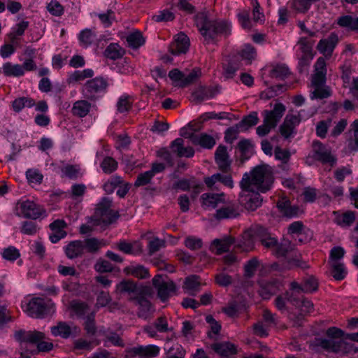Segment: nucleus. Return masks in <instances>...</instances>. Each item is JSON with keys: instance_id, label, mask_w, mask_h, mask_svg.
I'll return each instance as SVG.
<instances>
[{"instance_id": "nucleus-9", "label": "nucleus", "mask_w": 358, "mask_h": 358, "mask_svg": "<svg viewBox=\"0 0 358 358\" xmlns=\"http://www.w3.org/2000/svg\"><path fill=\"white\" fill-rule=\"evenodd\" d=\"M316 341L317 346L327 352L334 353L341 352L343 355H348L352 351L355 353L358 352V347L343 340L333 341L321 338L317 339Z\"/></svg>"}, {"instance_id": "nucleus-30", "label": "nucleus", "mask_w": 358, "mask_h": 358, "mask_svg": "<svg viewBox=\"0 0 358 358\" xmlns=\"http://www.w3.org/2000/svg\"><path fill=\"white\" fill-rule=\"evenodd\" d=\"M150 294H141L138 296L131 297V301H137L139 305L138 315L139 317L147 318L151 313L152 304L150 301L145 298V295H150Z\"/></svg>"}, {"instance_id": "nucleus-34", "label": "nucleus", "mask_w": 358, "mask_h": 358, "mask_svg": "<svg viewBox=\"0 0 358 358\" xmlns=\"http://www.w3.org/2000/svg\"><path fill=\"white\" fill-rule=\"evenodd\" d=\"M191 141L193 144L200 145L206 149L212 148L215 144V139L206 134H195L191 136Z\"/></svg>"}, {"instance_id": "nucleus-18", "label": "nucleus", "mask_w": 358, "mask_h": 358, "mask_svg": "<svg viewBox=\"0 0 358 358\" xmlns=\"http://www.w3.org/2000/svg\"><path fill=\"white\" fill-rule=\"evenodd\" d=\"M117 289L120 293H127L128 294H135L138 296L141 294H150V287H139L137 283L133 280H124L117 285Z\"/></svg>"}, {"instance_id": "nucleus-1", "label": "nucleus", "mask_w": 358, "mask_h": 358, "mask_svg": "<svg viewBox=\"0 0 358 358\" xmlns=\"http://www.w3.org/2000/svg\"><path fill=\"white\" fill-rule=\"evenodd\" d=\"M256 241H259L266 248H272L277 243V237L264 225H257L255 229L245 230L236 247L243 251L250 252L255 249Z\"/></svg>"}, {"instance_id": "nucleus-41", "label": "nucleus", "mask_w": 358, "mask_h": 358, "mask_svg": "<svg viewBox=\"0 0 358 358\" xmlns=\"http://www.w3.org/2000/svg\"><path fill=\"white\" fill-rule=\"evenodd\" d=\"M90 109L91 104L85 100H81L74 103L72 111L75 115L83 117L89 113Z\"/></svg>"}, {"instance_id": "nucleus-33", "label": "nucleus", "mask_w": 358, "mask_h": 358, "mask_svg": "<svg viewBox=\"0 0 358 358\" xmlns=\"http://www.w3.org/2000/svg\"><path fill=\"white\" fill-rule=\"evenodd\" d=\"M0 72L7 77H21L24 76L21 64L6 62L2 65Z\"/></svg>"}, {"instance_id": "nucleus-32", "label": "nucleus", "mask_w": 358, "mask_h": 358, "mask_svg": "<svg viewBox=\"0 0 358 358\" xmlns=\"http://www.w3.org/2000/svg\"><path fill=\"white\" fill-rule=\"evenodd\" d=\"M64 252L66 257L70 259L81 257L84 253V246L83 241L77 240L71 241L64 248Z\"/></svg>"}, {"instance_id": "nucleus-47", "label": "nucleus", "mask_w": 358, "mask_h": 358, "mask_svg": "<svg viewBox=\"0 0 358 358\" xmlns=\"http://www.w3.org/2000/svg\"><path fill=\"white\" fill-rule=\"evenodd\" d=\"M257 113L254 112L245 117L238 124H237L243 131H247L250 127L256 125L258 123Z\"/></svg>"}, {"instance_id": "nucleus-6", "label": "nucleus", "mask_w": 358, "mask_h": 358, "mask_svg": "<svg viewBox=\"0 0 358 358\" xmlns=\"http://www.w3.org/2000/svg\"><path fill=\"white\" fill-rule=\"evenodd\" d=\"M24 312L29 317L42 319L55 312V303L48 298L34 297L26 304Z\"/></svg>"}, {"instance_id": "nucleus-7", "label": "nucleus", "mask_w": 358, "mask_h": 358, "mask_svg": "<svg viewBox=\"0 0 358 358\" xmlns=\"http://www.w3.org/2000/svg\"><path fill=\"white\" fill-rule=\"evenodd\" d=\"M15 212L20 217L32 220H41L48 215L42 206L29 199L18 201L15 206Z\"/></svg>"}, {"instance_id": "nucleus-55", "label": "nucleus", "mask_w": 358, "mask_h": 358, "mask_svg": "<svg viewBox=\"0 0 358 358\" xmlns=\"http://www.w3.org/2000/svg\"><path fill=\"white\" fill-rule=\"evenodd\" d=\"M325 334L329 338V340L339 341L342 340V338H345L347 334L338 327H331L326 330Z\"/></svg>"}, {"instance_id": "nucleus-64", "label": "nucleus", "mask_w": 358, "mask_h": 358, "mask_svg": "<svg viewBox=\"0 0 358 358\" xmlns=\"http://www.w3.org/2000/svg\"><path fill=\"white\" fill-rule=\"evenodd\" d=\"M47 9L55 16H61L64 13V7L57 0H51L47 6Z\"/></svg>"}, {"instance_id": "nucleus-42", "label": "nucleus", "mask_w": 358, "mask_h": 358, "mask_svg": "<svg viewBox=\"0 0 358 358\" xmlns=\"http://www.w3.org/2000/svg\"><path fill=\"white\" fill-rule=\"evenodd\" d=\"M96 39V36L91 29L83 30L79 34V41L81 46L87 48L91 45Z\"/></svg>"}, {"instance_id": "nucleus-59", "label": "nucleus", "mask_w": 358, "mask_h": 358, "mask_svg": "<svg viewBox=\"0 0 358 358\" xmlns=\"http://www.w3.org/2000/svg\"><path fill=\"white\" fill-rule=\"evenodd\" d=\"M258 266L259 261L257 257H253L248 261L244 266L245 276L247 278L252 277Z\"/></svg>"}, {"instance_id": "nucleus-20", "label": "nucleus", "mask_w": 358, "mask_h": 358, "mask_svg": "<svg viewBox=\"0 0 358 358\" xmlns=\"http://www.w3.org/2000/svg\"><path fill=\"white\" fill-rule=\"evenodd\" d=\"M15 338L16 340L22 342L36 344L40 343L42 340L45 338V335L43 332L38 331H25L19 330L15 331Z\"/></svg>"}, {"instance_id": "nucleus-14", "label": "nucleus", "mask_w": 358, "mask_h": 358, "mask_svg": "<svg viewBox=\"0 0 358 358\" xmlns=\"http://www.w3.org/2000/svg\"><path fill=\"white\" fill-rule=\"evenodd\" d=\"M313 157L323 164L333 166L336 163V158L332 155L330 148L319 141L313 142Z\"/></svg>"}, {"instance_id": "nucleus-28", "label": "nucleus", "mask_w": 358, "mask_h": 358, "mask_svg": "<svg viewBox=\"0 0 358 358\" xmlns=\"http://www.w3.org/2000/svg\"><path fill=\"white\" fill-rule=\"evenodd\" d=\"M159 350V348L155 345H148L145 346L138 345L137 347L132 348L129 350V353L132 356L139 355L141 357H147L151 358L158 356Z\"/></svg>"}, {"instance_id": "nucleus-17", "label": "nucleus", "mask_w": 358, "mask_h": 358, "mask_svg": "<svg viewBox=\"0 0 358 358\" xmlns=\"http://www.w3.org/2000/svg\"><path fill=\"white\" fill-rule=\"evenodd\" d=\"M338 43V36L337 34L333 32L328 37L321 39L317 45V48L325 57H329Z\"/></svg>"}, {"instance_id": "nucleus-16", "label": "nucleus", "mask_w": 358, "mask_h": 358, "mask_svg": "<svg viewBox=\"0 0 358 358\" xmlns=\"http://www.w3.org/2000/svg\"><path fill=\"white\" fill-rule=\"evenodd\" d=\"M241 210L235 203L227 204L215 212V217L217 220H232L241 215Z\"/></svg>"}, {"instance_id": "nucleus-22", "label": "nucleus", "mask_w": 358, "mask_h": 358, "mask_svg": "<svg viewBox=\"0 0 358 358\" xmlns=\"http://www.w3.org/2000/svg\"><path fill=\"white\" fill-rule=\"evenodd\" d=\"M313 41L306 37H301L298 43L297 46L302 53L299 58L300 64H307L313 59Z\"/></svg>"}, {"instance_id": "nucleus-51", "label": "nucleus", "mask_w": 358, "mask_h": 358, "mask_svg": "<svg viewBox=\"0 0 358 358\" xmlns=\"http://www.w3.org/2000/svg\"><path fill=\"white\" fill-rule=\"evenodd\" d=\"M336 215L337 224H352L355 221V213L352 211L345 213L334 212Z\"/></svg>"}, {"instance_id": "nucleus-23", "label": "nucleus", "mask_w": 358, "mask_h": 358, "mask_svg": "<svg viewBox=\"0 0 358 358\" xmlns=\"http://www.w3.org/2000/svg\"><path fill=\"white\" fill-rule=\"evenodd\" d=\"M112 205L111 200L108 197H103L97 204L96 208V214L101 217H106L110 220V221H115L116 218L119 217L117 213L110 209Z\"/></svg>"}, {"instance_id": "nucleus-61", "label": "nucleus", "mask_w": 358, "mask_h": 358, "mask_svg": "<svg viewBox=\"0 0 358 358\" xmlns=\"http://www.w3.org/2000/svg\"><path fill=\"white\" fill-rule=\"evenodd\" d=\"M84 329L89 336H94L96 332V327L95 324L94 314L92 313L86 317Z\"/></svg>"}, {"instance_id": "nucleus-26", "label": "nucleus", "mask_w": 358, "mask_h": 358, "mask_svg": "<svg viewBox=\"0 0 358 358\" xmlns=\"http://www.w3.org/2000/svg\"><path fill=\"white\" fill-rule=\"evenodd\" d=\"M235 243V238L231 236L222 239H215L210 247V250L215 255H220L229 251L230 247Z\"/></svg>"}, {"instance_id": "nucleus-25", "label": "nucleus", "mask_w": 358, "mask_h": 358, "mask_svg": "<svg viewBox=\"0 0 358 358\" xmlns=\"http://www.w3.org/2000/svg\"><path fill=\"white\" fill-rule=\"evenodd\" d=\"M211 348L218 354L221 358H230L231 356L237 354L236 346L230 342L215 343L211 345Z\"/></svg>"}, {"instance_id": "nucleus-54", "label": "nucleus", "mask_w": 358, "mask_h": 358, "mask_svg": "<svg viewBox=\"0 0 358 358\" xmlns=\"http://www.w3.org/2000/svg\"><path fill=\"white\" fill-rule=\"evenodd\" d=\"M277 292V287L273 282H266L261 287L259 292L264 299H268Z\"/></svg>"}, {"instance_id": "nucleus-27", "label": "nucleus", "mask_w": 358, "mask_h": 358, "mask_svg": "<svg viewBox=\"0 0 358 358\" xmlns=\"http://www.w3.org/2000/svg\"><path fill=\"white\" fill-rule=\"evenodd\" d=\"M215 159L218 167L222 171L227 172L230 168L231 160L227 149L224 145H219L215 153Z\"/></svg>"}, {"instance_id": "nucleus-56", "label": "nucleus", "mask_w": 358, "mask_h": 358, "mask_svg": "<svg viewBox=\"0 0 358 358\" xmlns=\"http://www.w3.org/2000/svg\"><path fill=\"white\" fill-rule=\"evenodd\" d=\"M94 270L100 273L112 272L113 271V264L105 259H99L94 266Z\"/></svg>"}, {"instance_id": "nucleus-44", "label": "nucleus", "mask_w": 358, "mask_h": 358, "mask_svg": "<svg viewBox=\"0 0 358 358\" xmlns=\"http://www.w3.org/2000/svg\"><path fill=\"white\" fill-rule=\"evenodd\" d=\"M277 243H278L277 241ZM275 247V255L277 257H286L288 252L292 251L294 250V245L292 242L289 240L283 239L280 244L276 243L275 245L272 248Z\"/></svg>"}, {"instance_id": "nucleus-10", "label": "nucleus", "mask_w": 358, "mask_h": 358, "mask_svg": "<svg viewBox=\"0 0 358 358\" xmlns=\"http://www.w3.org/2000/svg\"><path fill=\"white\" fill-rule=\"evenodd\" d=\"M312 115L313 113L306 112L305 110H301L297 114H287L280 128L281 135L287 139L293 137L296 126L301 120L309 118Z\"/></svg>"}, {"instance_id": "nucleus-37", "label": "nucleus", "mask_w": 358, "mask_h": 358, "mask_svg": "<svg viewBox=\"0 0 358 358\" xmlns=\"http://www.w3.org/2000/svg\"><path fill=\"white\" fill-rule=\"evenodd\" d=\"M68 225H49V239L52 243H58L61 239L64 238L67 232L65 228Z\"/></svg>"}, {"instance_id": "nucleus-45", "label": "nucleus", "mask_w": 358, "mask_h": 358, "mask_svg": "<svg viewBox=\"0 0 358 358\" xmlns=\"http://www.w3.org/2000/svg\"><path fill=\"white\" fill-rule=\"evenodd\" d=\"M331 274L336 280H343L347 275V271L344 264L339 262H333L331 264Z\"/></svg>"}, {"instance_id": "nucleus-63", "label": "nucleus", "mask_w": 358, "mask_h": 358, "mask_svg": "<svg viewBox=\"0 0 358 358\" xmlns=\"http://www.w3.org/2000/svg\"><path fill=\"white\" fill-rule=\"evenodd\" d=\"M117 166V163L115 162L114 159L110 157H107L103 159V162L101 164V167L102 170L106 173H110L115 170H116Z\"/></svg>"}, {"instance_id": "nucleus-21", "label": "nucleus", "mask_w": 358, "mask_h": 358, "mask_svg": "<svg viewBox=\"0 0 358 358\" xmlns=\"http://www.w3.org/2000/svg\"><path fill=\"white\" fill-rule=\"evenodd\" d=\"M317 289L318 282L313 276H309L304 279L301 285L295 281L290 283V290L298 292L299 293H312L317 291Z\"/></svg>"}, {"instance_id": "nucleus-8", "label": "nucleus", "mask_w": 358, "mask_h": 358, "mask_svg": "<svg viewBox=\"0 0 358 358\" xmlns=\"http://www.w3.org/2000/svg\"><path fill=\"white\" fill-rule=\"evenodd\" d=\"M285 111V106L280 103H275L272 110L264 111L263 124L257 128V135L264 136L268 134L273 128L275 127Z\"/></svg>"}, {"instance_id": "nucleus-49", "label": "nucleus", "mask_w": 358, "mask_h": 358, "mask_svg": "<svg viewBox=\"0 0 358 358\" xmlns=\"http://www.w3.org/2000/svg\"><path fill=\"white\" fill-rule=\"evenodd\" d=\"M133 99L131 96L122 94L118 99L117 108L120 113L127 112L131 107Z\"/></svg>"}, {"instance_id": "nucleus-52", "label": "nucleus", "mask_w": 358, "mask_h": 358, "mask_svg": "<svg viewBox=\"0 0 358 358\" xmlns=\"http://www.w3.org/2000/svg\"><path fill=\"white\" fill-rule=\"evenodd\" d=\"M237 17L239 24L244 29L250 30L252 27V23L250 19L249 11L248 10H240L237 13Z\"/></svg>"}, {"instance_id": "nucleus-39", "label": "nucleus", "mask_w": 358, "mask_h": 358, "mask_svg": "<svg viewBox=\"0 0 358 358\" xmlns=\"http://www.w3.org/2000/svg\"><path fill=\"white\" fill-rule=\"evenodd\" d=\"M238 55L245 64H250L256 58V50L250 44H245L238 52Z\"/></svg>"}, {"instance_id": "nucleus-38", "label": "nucleus", "mask_w": 358, "mask_h": 358, "mask_svg": "<svg viewBox=\"0 0 358 358\" xmlns=\"http://www.w3.org/2000/svg\"><path fill=\"white\" fill-rule=\"evenodd\" d=\"M124 271L127 275H131L140 279H145L150 277L149 270L142 265L127 266Z\"/></svg>"}, {"instance_id": "nucleus-5", "label": "nucleus", "mask_w": 358, "mask_h": 358, "mask_svg": "<svg viewBox=\"0 0 358 358\" xmlns=\"http://www.w3.org/2000/svg\"><path fill=\"white\" fill-rule=\"evenodd\" d=\"M247 176H243L241 181V192L240 193V203L248 210H255L261 206L262 198L255 188L251 187Z\"/></svg>"}, {"instance_id": "nucleus-40", "label": "nucleus", "mask_w": 358, "mask_h": 358, "mask_svg": "<svg viewBox=\"0 0 358 358\" xmlns=\"http://www.w3.org/2000/svg\"><path fill=\"white\" fill-rule=\"evenodd\" d=\"M93 76L94 71L91 69H85L82 71L77 70L69 74L68 83L69 84H75L86 78H92Z\"/></svg>"}, {"instance_id": "nucleus-15", "label": "nucleus", "mask_w": 358, "mask_h": 358, "mask_svg": "<svg viewBox=\"0 0 358 358\" xmlns=\"http://www.w3.org/2000/svg\"><path fill=\"white\" fill-rule=\"evenodd\" d=\"M287 231L292 238L299 243L308 242L313 236V231L306 229L305 225H289Z\"/></svg>"}, {"instance_id": "nucleus-60", "label": "nucleus", "mask_w": 358, "mask_h": 358, "mask_svg": "<svg viewBox=\"0 0 358 358\" xmlns=\"http://www.w3.org/2000/svg\"><path fill=\"white\" fill-rule=\"evenodd\" d=\"M166 247V241L163 239L158 238H154L152 240L149 241L148 243V254L150 255H153L162 248Z\"/></svg>"}, {"instance_id": "nucleus-48", "label": "nucleus", "mask_w": 358, "mask_h": 358, "mask_svg": "<svg viewBox=\"0 0 358 358\" xmlns=\"http://www.w3.org/2000/svg\"><path fill=\"white\" fill-rule=\"evenodd\" d=\"M84 250H86L90 253L97 252L102 246L101 241L96 238H89L85 239L83 241Z\"/></svg>"}, {"instance_id": "nucleus-58", "label": "nucleus", "mask_w": 358, "mask_h": 358, "mask_svg": "<svg viewBox=\"0 0 358 358\" xmlns=\"http://www.w3.org/2000/svg\"><path fill=\"white\" fill-rule=\"evenodd\" d=\"M71 308L77 316L81 317L88 310L89 306L85 302L73 301L71 303Z\"/></svg>"}, {"instance_id": "nucleus-3", "label": "nucleus", "mask_w": 358, "mask_h": 358, "mask_svg": "<svg viewBox=\"0 0 358 358\" xmlns=\"http://www.w3.org/2000/svg\"><path fill=\"white\" fill-rule=\"evenodd\" d=\"M243 176H248L251 187L260 192L269 190L273 182L272 169L267 165L257 166L250 173H245Z\"/></svg>"}, {"instance_id": "nucleus-46", "label": "nucleus", "mask_w": 358, "mask_h": 358, "mask_svg": "<svg viewBox=\"0 0 358 358\" xmlns=\"http://www.w3.org/2000/svg\"><path fill=\"white\" fill-rule=\"evenodd\" d=\"M128 45L133 48H138L145 43V38L140 31L130 33L127 37Z\"/></svg>"}, {"instance_id": "nucleus-24", "label": "nucleus", "mask_w": 358, "mask_h": 358, "mask_svg": "<svg viewBox=\"0 0 358 358\" xmlns=\"http://www.w3.org/2000/svg\"><path fill=\"white\" fill-rule=\"evenodd\" d=\"M189 47V40L187 35L180 32L174 38V41L170 46V52L173 55L185 53Z\"/></svg>"}, {"instance_id": "nucleus-35", "label": "nucleus", "mask_w": 358, "mask_h": 358, "mask_svg": "<svg viewBox=\"0 0 358 358\" xmlns=\"http://www.w3.org/2000/svg\"><path fill=\"white\" fill-rule=\"evenodd\" d=\"M200 287V277L196 275H192L185 278L182 288L190 295L194 296L196 292L199 291Z\"/></svg>"}, {"instance_id": "nucleus-2", "label": "nucleus", "mask_w": 358, "mask_h": 358, "mask_svg": "<svg viewBox=\"0 0 358 358\" xmlns=\"http://www.w3.org/2000/svg\"><path fill=\"white\" fill-rule=\"evenodd\" d=\"M195 23L206 40L213 39L217 34L227 36L231 32L230 22L224 20H210L205 12L196 15Z\"/></svg>"}, {"instance_id": "nucleus-29", "label": "nucleus", "mask_w": 358, "mask_h": 358, "mask_svg": "<svg viewBox=\"0 0 358 358\" xmlns=\"http://www.w3.org/2000/svg\"><path fill=\"white\" fill-rule=\"evenodd\" d=\"M277 206L282 216L285 218L296 217L303 212V210L299 207L291 205L289 201H280Z\"/></svg>"}, {"instance_id": "nucleus-19", "label": "nucleus", "mask_w": 358, "mask_h": 358, "mask_svg": "<svg viewBox=\"0 0 358 358\" xmlns=\"http://www.w3.org/2000/svg\"><path fill=\"white\" fill-rule=\"evenodd\" d=\"M201 206L206 210L215 209L219 204L224 203L226 198L224 193H204L201 196Z\"/></svg>"}, {"instance_id": "nucleus-53", "label": "nucleus", "mask_w": 358, "mask_h": 358, "mask_svg": "<svg viewBox=\"0 0 358 358\" xmlns=\"http://www.w3.org/2000/svg\"><path fill=\"white\" fill-rule=\"evenodd\" d=\"M251 4L253 7L252 8V18L253 21L256 23H264L265 21V16L264 13L262 12L260 5L257 0H252Z\"/></svg>"}, {"instance_id": "nucleus-31", "label": "nucleus", "mask_w": 358, "mask_h": 358, "mask_svg": "<svg viewBox=\"0 0 358 358\" xmlns=\"http://www.w3.org/2000/svg\"><path fill=\"white\" fill-rule=\"evenodd\" d=\"M171 147L173 152L180 157H192L194 155V150L190 146H184V141L180 138L175 139Z\"/></svg>"}, {"instance_id": "nucleus-36", "label": "nucleus", "mask_w": 358, "mask_h": 358, "mask_svg": "<svg viewBox=\"0 0 358 358\" xmlns=\"http://www.w3.org/2000/svg\"><path fill=\"white\" fill-rule=\"evenodd\" d=\"M337 24L348 30H358V16L341 15L337 19Z\"/></svg>"}, {"instance_id": "nucleus-4", "label": "nucleus", "mask_w": 358, "mask_h": 358, "mask_svg": "<svg viewBox=\"0 0 358 358\" xmlns=\"http://www.w3.org/2000/svg\"><path fill=\"white\" fill-rule=\"evenodd\" d=\"M326 62L323 57L317 59L315 64V73L312 78V85L314 87L311 92V99H324L331 95L329 87H323L326 81Z\"/></svg>"}, {"instance_id": "nucleus-50", "label": "nucleus", "mask_w": 358, "mask_h": 358, "mask_svg": "<svg viewBox=\"0 0 358 358\" xmlns=\"http://www.w3.org/2000/svg\"><path fill=\"white\" fill-rule=\"evenodd\" d=\"M1 255L3 259L9 262H14L20 257L19 250L12 245L3 248L1 252Z\"/></svg>"}, {"instance_id": "nucleus-11", "label": "nucleus", "mask_w": 358, "mask_h": 358, "mask_svg": "<svg viewBox=\"0 0 358 358\" xmlns=\"http://www.w3.org/2000/svg\"><path fill=\"white\" fill-rule=\"evenodd\" d=\"M153 287L157 291V296L162 302L177 294L178 287L171 280H165L160 274L155 275L152 280Z\"/></svg>"}, {"instance_id": "nucleus-62", "label": "nucleus", "mask_w": 358, "mask_h": 358, "mask_svg": "<svg viewBox=\"0 0 358 358\" xmlns=\"http://www.w3.org/2000/svg\"><path fill=\"white\" fill-rule=\"evenodd\" d=\"M173 187L182 191H187L191 187L200 188L201 185H196L195 182L191 180L181 179L174 183Z\"/></svg>"}, {"instance_id": "nucleus-43", "label": "nucleus", "mask_w": 358, "mask_h": 358, "mask_svg": "<svg viewBox=\"0 0 358 358\" xmlns=\"http://www.w3.org/2000/svg\"><path fill=\"white\" fill-rule=\"evenodd\" d=\"M35 105V101L29 97H20L13 101V109L15 112H20L24 108H31Z\"/></svg>"}, {"instance_id": "nucleus-13", "label": "nucleus", "mask_w": 358, "mask_h": 358, "mask_svg": "<svg viewBox=\"0 0 358 358\" xmlns=\"http://www.w3.org/2000/svg\"><path fill=\"white\" fill-rule=\"evenodd\" d=\"M78 328L72 322L59 321L55 325L50 327V333L55 337H60L63 339H68L76 336Z\"/></svg>"}, {"instance_id": "nucleus-57", "label": "nucleus", "mask_w": 358, "mask_h": 358, "mask_svg": "<svg viewBox=\"0 0 358 358\" xmlns=\"http://www.w3.org/2000/svg\"><path fill=\"white\" fill-rule=\"evenodd\" d=\"M62 176L76 179L82 175L80 169L77 166L67 165L62 169Z\"/></svg>"}, {"instance_id": "nucleus-12", "label": "nucleus", "mask_w": 358, "mask_h": 358, "mask_svg": "<svg viewBox=\"0 0 358 358\" xmlns=\"http://www.w3.org/2000/svg\"><path fill=\"white\" fill-rule=\"evenodd\" d=\"M107 87L108 83L105 79L96 77L85 83L83 89V93L87 99L96 100L105 94Z\"/></svg>"}]
</instances>
